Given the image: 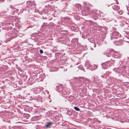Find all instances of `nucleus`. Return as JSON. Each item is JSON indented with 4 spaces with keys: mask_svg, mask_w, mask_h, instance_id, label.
Returning <instances> with one entry per match:
<instances>
[{
    "mask_svg": "<svg viewBox=\"0 0 129 129\" xmlns=\"http://www.w3.org/2000/svg\"><path fill=\"white\" fill-rule=\"evenodd\" d=\"M78 19H79V17H78Z\"/></svg>",
    "mask_w": 129,
    "mask_h": 129,
    "instance_id": "8",
    "label": "nucleus"
},
{
    "mask_svg": "<svg viewBox=\"0 0 129 129\" xmlns=\"http://www.w3.org/2000/svg\"><path fill=\"white\" fill-rule=\"evenodd\" d=\"M40 52L41 53H43V52L42 50H40Z\"/></svg>",
    "mask_w": 129,
    "mask_h": 129,
    "instance_id": "5",
    "label": "nucleus"
},
{
    "mask_svg": "<svg viewBox=\"0 0 129 129\" xmlns=\"http://www.w3.org/2000/svg\"><path fill=\"white\" fill-rule=\"evenodd\" d=\"M56 69V71H57V70H58V69L57 68H55Z\"/></svg>",
    "mask_w": 129,
    "mask_h": 129,
    "instance_id": "7",
    "label": "nucleus"
},
{
    "mask_svg": "<svg viewBox=\"0 0 129 129\" xmlns=\"http://www.w3.org/2000/svg\"><path fill=\"white\" fill-rule=\"evenodd\" d=\"M120 7L118 6L115 5L113 7V9L115 10H117L119 9Z\"/></svg>",
    "mask_w": 129,
    "mask_h": 129,
    "instance_id": "2",
    "label": "nucleus"
},
{
    "mask_svg": "<svg viewBox=\"0 0 129 129\" xmlns=\"http://www.w3.org/2000/svg\"><path fill=\"white\" fill-rule=\"evenodd\" d=\"M58 116H56L55 117V119H56L57 118H58Z\"/></svg>",
    "mask_w": 129,
    "mask_h": 129,
    "instance_id": "6",
    "label": "nucleus"
},
{
    "mask_svg": "<svg viewBox=\"0 0 129 129\" xmlns=\"http://www.w3.org/2000/svg\"><path fill=\"white\" fill-rule=\"evenodd\" d=\"M74 108L76 111H79L80 110L79 108L77 107H74Z\"/></svg>",
    "mask_w": 129,
    "mask_h": 129,
    "instance_id": "4",
    "label": "nucleus"
},
{
    "mask_svg": "<svg viewBox=\"0 0 129 129\" xmlns=\"http://www.w3.org/2000/svg\"><path fill=\"white\" fill-rule=\"evenodd\" d=\"M52 122H51L47 123L46 125V127L47 128H48L50 125L52 124Z\"/></svg>",
    "mask_w": 129,
    "mask_h": 129,
    "instance_id": "3",
    "label": "nucleus"
},
{
    "mask_svg": "<svg viewBox=\"0 0 129 129\" xmlns=\"http://www.w3.org/2000/svg\"><path fill=\"white\" fill-rule=\"evenodd\" d=\"M89 9L87 7H85L84 10L82 11V14L84 15H86L88 14Z\"/></svg>",
    "mask_w": 129,
    "mask_h": 129,
    "instance_id": "1",
    "label": "nucleus"
}]
</instances>
